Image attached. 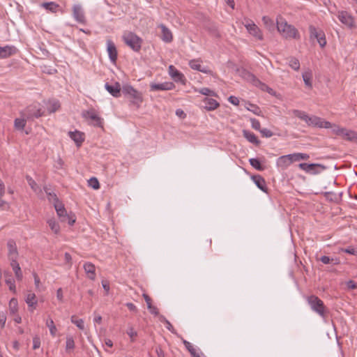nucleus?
<instances>
[{
    "instance_id": "nucleus-49",
    "label": "nucleus",
    "mask_w": 357,
    "mask_h": 357,
    "mask_svg": "<svg viewBox=\"0 0 357 357\" xmlns=\"http://www.w3.org/2000/svg\"><path fill=\"white\" fill-rule=\"evenodd\" d=\"M262 21L265 26H266V28L268 29L269 30L274 29V22L270 17L267 16H264L262 17Z\"/></svg>"
},
{
    "instance_id": "nucleus-13",
    "label": "nucleus",
    "mask_w": 357,
    "mask_h": 357,
    "mask_svg": "<svg viewBox=\"0 0 357 357\" xmlns=\"http://www.w3.org/2000/svg\"><path fill=\"white\" fill-rule=\"evenodd\" d=\"M107 50L111 61L115 63L117 59V50L115 44L112 40H107Z\"/></svg>"
},
{
    "instance_id": "nucleus-27",
    "label": "nucleus",
    "mask_w": 357,
    "mask_h": 357,
    "mask_svg": "<svg viewBox=\"0 0 357 357\" xmlns=\"http://www.w3.org/2000/svg\"><path fill=\"white\" fill-rule=\"evenodd\" d=\"M84 134L79 131L75 130L74 132H69L70 137L76 143L77 146H79L84 140L83 137Z\"/></svg>"
},
{
    "instance_id": "nucleus-53",
    "label": "nucleus",
    "mask_w": 357,
    "mask_h": 357,
    "mask_svg": "<svg viewBox=\"0 0 357 357\" xmlns=\"http://www.w3.org/2000/svg\"><path fill=\"white\" fill-rule=\"evenodd\" d=\"M199 93H200L202 95H205V96H216V93L213 91L209 89L208 88H206V87L200 89L199 90Z\"/></svg>"
},
{
    "instance_id": "nucleus-37",
    "label": "nucleus",
    "mask_w": 357,
    "mask_h": 357,
    "mask_svg": "<svg viewBox=\"0 0 357 357\" xmlns=\"http://www.w3.org/2000/svg\"><path fill=\"white\" fill-rule=\"evenodd\" d=\"M319 260L324 264H333L336 265L340 264V260L337 258H330L328 256H322Z\"/></svg>"
},
{
    "instance_id": "nucleus-41",
    "label": "nucleus",
    "mask_w": 357,
    "mask_h": 357,
    "mask_svg": "<svg viewBox=\"0 0 357 357\" xmlns=\"http://www.w3.org/2000/svg\"><path fill=\"white\" fill-rule=\"evenodd\" d=\"M159 320L160 322H162L166 324V328L168 331H169L171 333L174 334H176V330L174 329L172 324L163 315L159 316Z\"/></svg>"
},
{
    "instance_id": "nucleus-3",
    "label": "nucleus",
    "mask_w": 357,
    "mask_h": 357,
    "mask_svg": "<svg viewBox=\"0 0 357 357\" xmlns=\"http://www.w3.org/2000/svg\"><path fill=\"white\" fill-rule=\"evenodd\" d=\"M123 40L126 45L134 52H139L141 50L143 40L132 31H126L122 36Z\"/></svg>"
},
{
    "instance_id": "nucleus-11",
    "label": "nucleus",
    "mask_w": 357,
    "mask_h": 357,
    "mask_svg": "<svg viewBox=\"0 0 357 357\" xmlns=\"http://www.w3.org/2000/svg\"><path fill=\"white\" fill-rule=\"evenodd\" d=\"M8 257L10 261H17L19 253L15 241L13 239H9L7 242Z\"/></svg>"
},
{
    "instance_id": "nucleus-9",
    "label": "nucleus",
    "mask_w": 357,
    "mask_h": 357,
    "mask_svg": "<svg viewBox=\"0 0 357 357\" xmlns=\"http://www.w3.org/2000/svg\"><path fill=\"white\" fill-rule=\"evenodd\" d=\"M56 213L61 222H67L69 225H73L76 221L75 215L71 212L68 213L65 207L58 208Z\"/></svg>"
},
{
    "instance_id": "nucleus-44",
    "label": "nucleus",
    "mask_w": 357,
    "mask_h": 357,
    "mask_svg": "<svg viewBox=\"0 0 357 357\" xmlns=\"http://www.w3.org/2000/svg\"><path fill=\"white\" fill-rule=\"evenodd\" d=\"M248 73V79L250 80V82L252 83L253 85H255V86L257 87H259L260 88L261 87V84H263V82H261L255 75H254L253 74L250 73Z\"/></svg>"
},
{
    "instance_id": "nucleus-24",
    "label": "nucleus",
    "mask_w": 357,
    "mask_h": 357,
    "mask_svg": "<svg viewBox=\"0 0 357 357\" xmlns=\"http://www.w3.org/2000/svg\"><path fill=\"white\" fill-rule=\"evenodd\" d=\"M84 269L88 278L91 280L96 279V266L91 262H86L84 264Z\"/></svg>"
},
{
    "instance_id": "nucleus-45",
    "label": "nucleus",
    "mask_w": 357,
    "mask_h": 357,
    "mask_svg": "<svg viewBox=\"0 0 357 357\" xmlns=\"http://www.w3.org/2000/svg\"><path fill=\"white\" fill-rule=\"evenodd\" d=\"M46 326L49 328L50 334L54 337L57 330L54 325V321L52 319H47L46 321Z\"/></svg>"
},
{
    "instance_id": "nucleus-38",
    "label": "nucleus",
    "mask_w": 357,
    "mask_h": 357,
    "mask_svg": "<svg viewBox=\"0 0 357 357\" xmlns=\"http://www.w3.org/2000/svg\"><path fill=\"white\" fill-rule=\"evenodd\" d=\"M246 106L247 109L251 111L252 113L257 116H263L261 109L256 105L248 102Z\"/></svg>"
},
{
    "instance_id": "nucleus-33",
    "label": "nucleus",
    "mask_w": 357,
    "mask_h": 357,
    "mask_svg": "<svg viewBox=\"0 0 357 357\" xmlns=\"http://www.w3.org/2000/svg\"><path fill=\"white\" fill-rule=\"evenodd\" d=\"M41 6L52 13H56L59 8V5L54 1L44 2Z\"/></svg>"
},
{
    "instance_id": "nucleus-43",
    "label": "nucleus",
    "mask_w": 357,
    "mask_h": 357,
    "mask_svg": "<svg viewBox=\"0 0 357 357\" xmlns=\"http://www.w3.org/2000/svg\"><path fill=\"white\" fill-rule=\"evenodd\" d=\"M26 180L29 184V185L31 187V188L34 191L37 192L40 190L39 186L36 183V182L29 175L26 176Z\"/></svg>"
},
{
    "instance_id": "nucleus-1",
    "label": "nucleus",
    "mask_w": 357,
    "mask_h": 357,
    "mask_svg": "<svg viewBox=\"0 0 357 357\" xmlns=\"http://www.w3.org/2000/svg\"><path fill=\"white\" fill-rule=\"evenodd\" d=\"M294 116L304 121L309 126H314L318 128H329L331 127V123L329 121H324L321 118L316 116H308L306 112L298 110L293 109L291 111Z\"/></svg>"
},
{
    "instance_id": "nucleus-8",
    "label": "nucleus",
    "mask_w": 357,
    "mask_h": 357,
    "mask_svg": "<svg viewBox=\"0 0 357 357\" xmlns=\"http://www.w3.org/2000/svg\"><path fill=\"white\" fill-rule=\"evenodd\" d=\"M82 116L87 120H90L89 123L91 125L99 128H103L102 119L96 114L94 109L84 111Z\"/></svg>"
},
{
    "instance_id": "nucleus-23",
    "label": "nucleus",
    "mask_w": 357,
    "mask_h": 357,
    "mask_svg": "<svg viewBox=\"0 0 357 357\" xmlns=\"http://www.w3.org/2000/svg\"><path fill=\"white\" fill-rule=\"evenodd\" d=\"M202 102L204 104L203 107L208 111L214 110L220 105L215 99L211 98H204Z\"/></svg>"
},
{
    "instance_id": "nucleus-28",
    "label": "nucleus",
    "mask_w": 357,
    "mask_h": 357,
    "mask_svg": "<svg viewBox=\"0 0 357 357\" xmlns=\"http://www.w3.org/2000/svg\"><path fill=\"white\" fill-rule=\"evenodd\" d=\"M243 135L250 143L256 146L259 145L260 141L258 139L257 137L253 132L247 130H243Z\"/></svg>"
},
{
    "instance_id": "nucleus-51",
    "label": "nucleus",
    "mask_w": 357,
    "mask_h": 357,
    "mask_svg": "<svg viewBox=\"0 0 357 357\" xmlns=\"http://www.w3.org/2000/svg\"><path fill=\"white\" fill-rule=\"evenodd\" d=\"M341 252H345L351 255L357 256V248L349 246L347 248H342Z\"/></svg>"
},
{
    "instance_id": "nucleus-39",
    "label": "nucleus",
    "mask_w": 357,
    "mask_h": 357,
    "mask_svg": "<svg viewBox=\"0 0 357 357\" xmlns=\"http://www.w3.org/2000/svg\"><path fill=\"white\" fill-rule=\"evenodd\" d=\"M47 224L54 234H58L59 233L60 227L54 219L48 220Z\"/></svg>"
},
{
    "instance_id": "nucleus-6",
    "label": "nucleus",
    "mask_w": 357,
    "mask_h": 357,
    "mask_svg": "<svg viewBox=\"0 0 357 357\" xmlns=\"http://www.w3.org/2000/svg\"><path fill=\"white\" fill-rule=\"evenodd\" d=\"M43 113L38 104H32L21 111L20 115L29 121L42 116Z\"/></svg>"
},
{
    "instance_id": "nucleus-54",
    "label": "nucleus",
    "mask_w": 357,
    "mask_h": 357,
    "mask_svg": "<svg viewBox=\"0 0 357 357\" xmlns=\"http://www.w3.org/2000/svg\"><path fill=\"white\" fill-rule=\"evenodd\" d=\"M89 185L95 190H97L100 188L99 182L95 177H93L89 180Z\"/></svg>"
},
{
    "instance_id": "nucleus-60",
    "label": "nucleus",
    "mask_w": 357,
    "mask_h": 357,
    "mask_svg": "<svg viewBox=\"0 0 357 357\" xmlns=\"http://www.w3.org/2000/svg\"><path fill=\"white\" fill-rule=\"evenodd\" d=\"M259 89L264 91L268 92L270 94H272L273 91V90L271 88H270L268 85H266L264 83L261 84V87Z\"/></svg>"
},
{
    "instance_id": "nucleus-59",
    "label": "nucleus",
    "mask_w": 357,
    "mask_h": 357,
    "mask_svg": "<svg viewBox=\"0 0 357 357\" xmlns=\"http://www.w3.org/2000/svg\"><path fill=\"white\" fill-rule=\"evenodd\" d=\"M259 132L265 137H271L273 135V132L267 128L261 129Z\"/></svg>"
},
{
    "instance_id": "nucleus-61",
    "label": "nucleus",
    "mask_w": 357,
    "mask_h": 357,
    "mask_svg": "<svg viewBox=\"0 0 357 357\" xmlns=\"http://www.w3.org/2000/svg\"><path fill=\"white\" fill-rule=\"evenodd\" d=\"M347 287L349 289H355L357 288L356 282L353 280H349L347 282Z\"/></svg>"
},
{
    "instance_id": "nucleus-30",
    "label": "nucleus",
    "mask_w": 357,
    "mask_h": 357,
    "mask_svg": "<svg viewBox=\"0 0 357 357\" xmlns=\"http://www.w3.org/2000/svg\"><path fill=\"white\" fill-rule=\"evenodd\" d=\"M10 264L15 273L16 279L18 281H21L23 278V274L19 263L17 261L13 260V261H10Z\"/></svg>"
},
{
    "instance_id": "nucleus-57",
    "label": "nucleus",
    "mask_w": 357,
    "mask_h": 357,
    "mask_svg": "<svg viewBox=\"0 0 357 357\" xmlns=\"http://www.w3.org/2000/svg\"><path fill=\"white\" fill-rule=\"evenodd\" d=\"M127 334L130 337L132 342H134V338L137 335V333L134 330L132 327H130L128 329Z\"/></svg>"
},
{
    "instance_id": "nucleus-5",
    "label": "nucleus",
    "mask_w": 357,
    "mask_h": 357,
    "mask_svg": "<svg viewBox=\"0 0 357 357\" xmlns=\"http://www.w3.org/2000/svg\"><path fill=\"white\" fill-rule=\"evenodd\" d=\"M122 93L128 98L132 99L131 103L137 108L139 107L141 103L143 102L142 93L137 91L131 85H123L122 87Z\"/></svg>"
},
{
    "instance_id": "nucleus-36",
    "label": "nucleus",
    "mask_w": 357,
    "mask_h": 357,
    "mask_svg": "<svg viewBox=\"0 0 357 357\" xmlns=\"http://www.w3.org/2000/svg\"><path fill=\"white\" fill-rule=\"evenodd\" d=\"M249 162L252 167L258 171H264L266 168L265 166L261 164V161L258 158H250Z\"/></svg>"
},
{
    "instance_id": "nucleus-26",
    "label": "nucleus",
    "mask_w": 357,
    "mask_h": 357,
    "mask_svg": "<svg viewBox=\"0 0 357 357\" xmlns=\"http://www.w3.org/2000/svg\"><path fill=\"white\" fill-rule=\"evenodd\" d=\"M341 136L347 141L357 142V132L356 131L344 128Z\"/></svg>"
},
{
    "instance_id": "nucleus-25",
    "label": "nucleus",
    "mask_w": 357,
    "mask_h": 357,
    "mask_svg": "<svg viewBox=\"0 0 357 357\" xmlns=\"http://www.w3.org/2000/svg\"><path fill=\"white\" fill-rule=\"evenodd\" d=\"M3 277L6 284L9 287V289L13 293H16L15 280L13 278L12 273L8 271H5L3 272Z\"/></svg>"
},
{
    "instance_id": "nucleus-22",
    "label": "nucleus",
    "mask_w": 357,
    "mask_h": 357,
    "mask_svg": "<svg viewBox=\"0 0 357 357\" xmlns=\"http://www.w3.org/2000/svg\"><path fill=\"white\" fill-rule=\"evenodd\" d=\"M169 71L170 75L174 79L175 82H181L183 84H185V79L184 77V75L181 73H180L177 69H176L174 66H169Z\"/></svg>"
},
{
    "instance_id": "nucleus-64",
    "label": "nucleus",
    "mask_w": 357,
    "mask_h": 357,
    "mask_svg": "<svg viewBox=\"0 0 357 357\" xmlns=\"http://www.w3.org/2000/svg\"><path fill=\"white\" fill-rule=\"evenodd\" d=\"M102 286L103 289L105 290L106 294H107L109 291V283L107 280L102 281Z\"/></svg>"
},
{
    "instance_id": "nucleus-10",
    "label": "nucleus",
    "mask_w": 357,
    "mask_h": 357,
    "mask_svg": "<svg viewBox=\"0 0 357 357\" xmlns=\"http://www.w3.org/2000/svg\"><path fill=\"white\" fill-rule=\"evenodd\" d=\"M73 17L79 23L85 24L86 20L84 10L80 4H75L72 8Z\"/></svg>"
},
{
    "instance_id": "nucleus-12",
    "label": "nucleus",
    "mask_w": 357,
    "mask_h": 357,
    "mask_svg": "<svg viewBox=\"0 0 357 357\" xmlns=\"http://www.w3.org/2000/svg\"><path fill=\"white\" fill-rule=\"evenodd\" d=\"M175 87L173 82H163V83H151L150 85L151 91H169L172 90Z\"/></svg>"
},
{
    "instance_id": "nucleus-29",
    "label": "nucleus",
    "mask_w": 357,
    "mask_h": 357,
    "mask_svg": "<svg viewBox=\"0 0 357 357\" xmlns=\"http://www.w3.org/2000/svg\"><path fill=\"white\" fill-rule=\"evenodd\" d=\"M25 301L31 311H33L36 308L37 300L35 294L31 292L28 293Z\"/></svg>"
},
{
    "instance_id": "nucleus-4",
    "label": "nucleus",
    "mask_w": 357,
    "mask_h": 357,
    "mask_svg": "<svg viewBox=\"0 0 357 357\" xmlns=\"http://www.w3.org/2000/svg\"><path fill=\"white\" fill-rule=\"evenodd\" d=\"M307 301L312 311L318 314L322 318L326 317L328 310L324 302L317 296H307Z\"/></svg>"
},
{
    "instance_id": "nucleus-62",
    "label": "nucleus",
    "mask_w": 357,
    "mask_h": 357,
    "mask_svg": "<svg viewBox=\"0 0 357 357\" xmlns=\"http://www.w3.org/2000/svg\"><path fill=\"white\" fill-rule=\"evenodd\" d=\"M143 297H144V300H145V301H146V303L147 304V307L148 308H151L152 304H151V298H150V296H148L146 294H143Z\"/></svg>"
},
{
    "instance_id": "nucleus-32",
    "label": "nucleus",
    "mask_w": 357,
    "mask_h": 357,
    "mask_svg": "<svg viewBox=\"0 0 357 357\" xmlns=\"http://www.w3.org/2000/svg\"><path fill=\"white\" fill-rule=\"evenodd\" d=\"M190 68L193 70H196L204 73H211V71L210 70H207L206 68H203L201 64L199 63V61L197 60H191L189 63Z\"/></svg>"
},
{
    "instance_id": "nucleus-52",
    "label": "nucleus",
    "mask_w": 357,
    "mask_h": 357,
    "mask_svg": "<svg viewBox=\"0 0 357 357\" xmlns=\"http://www.w3.org/2000/svg\"><path fill=\"white\" fill-rule=\"evenodd\" d=\"M303 79L306 86L312 87V75L310 73H305L303 74Z\"/></svg>"
},
{
    "instance_id": "nucleus-35",
    "label": "nucleus",
    "mask_w": 357,
    "mask_h": 357,
    "mask_svg": "<svg viewBox=\"0 0 357 357\" xmlns=\"http://www.w3.org/2000/svg\"><path fill=\"white\" fill-rule=\"evenodd\" d=\"M26 121H28L26 118L22 117L21 118H17L15 119L14 121V127L17 130H23L25 126Z\"/></svg>"
},
{
    "instance_id": "nucleus-15",
    "label": "nucleus",
    "mask_w": 357,
    "mask_h": 357,
    "mask_svg": "<svg viewBox=\"0 0 357 357\" xmlns=\"http://www.w3.org/2000/svg\"><path fill=\"white\" fill-rule=\"evenodd\" d=\"M282 159L289 160L290 162L299 161L301 160H307L310 158V155L307 153H295L282 156Z\"/></svg>"
},
{
    "instance_id": "nucleus-31",
    "label": "nucleus",
    "mask_w": 357,
    "mask_h": 357,
    "mask_svg": "<svg viewBox=\"0 0 357 357\" xmlns=\"http://www.w3.org/2000/svg\"><path fill=\"white\" fill-rule=\"evenodd\" d=\"M5 185L3 182L0 179V208L3 209L9 207L8 202L2 199L3 195H5Z\"/></svg>"
},
{
    "instance_id": "nucleus-56",
    "label": "nucleus",
    "mask_w": 357,
    "mask_h": 357,
    "mask_svg": "<svg viewBox=\"0 0 357 357\" xmlns=\"http://www.w3.org/2000/svg\"><path fill=\"white\" fill-rule=\"evenodd\" d=\"M40 347V339L38 335L33 337V349H37Z\"/></svg>"
},
{
    "instance_id": "nucleus-34",
    "label": "nucleus",
    "mask_w": 357,
    "mask_h": 357,
    "mask_svg": "<svg viewBox=\"0 0 357 357\" xmlns=\"http://www.w3.org/2000/svg\"><path fill=\"white\" fill-rule=\"evenodd\" d=\"M60 107V103L58 100L52 99L50 100L47 103V109L50 113L55 112Z\"/></svg>"
},
{
    "instance_id": "nucleus-55",
    "label": "nucleus",
    "mask_w": 357,
    "mask_h": 357,
    "mask_svg": "<svg viewBox=\"0 0 357 357\" xmlns=\"http://www.w3.org/2000/svg\"><path fill=\"white\" fill-rule=\"evenodd\" d=\"M250 122L252 125V128L256 130L260 131L261 130V125L260 122L256 119H250Z\"/></svg>"
},
{
    "instance_id": "nucleus-21",
    "label": "nucleus",
    "mask_w": 357,
    "mask_h": 357,
    "mask_svg": "<svg viewBox=\"0 0 357 357\" xmlns=\"http://www.w3.org/2000/svg\"><path fill=\"white\" fill-rule=\"evenodd\" d=\"M159 27L161 29V39L166 42L170 43L173 40V36L171 31L164 24H161L159 25Z\"/></svg>"
},
{
    "instance_id": "nucleus-2",
    "label": "nucleus",
    "mask_w": 357,
    "mask_h": 357,
    "mask_svg": "<svg viewBox=\"0 0 357 357\" xmlns=\"http://www.w3.org/2000/svg\"><path fill=\"white\" fill-rule=\"evenodd\" d=\"M277 29L286 39L300 38L299 33L295 26L289 24L282 17L277 19Z\"/></svg>"
},
{
    "instance_id": "nucleus-19",
    "label": "nucleus",
    "mask_w": 357,
    "mask_h": 357,
    "mask_svg": "<svg viewBox=\"0 0 357 357\" xmlns=\"http://www.w3.org/2000/svg\"><path fill=\"white\" fill-rule=\"evenodd\" d=\"M245 27L248 32L255 36L258 40H262L263 39V35L261 33V30L259 29V27L255 24H248L245 25Z\"/></svg>"
},
{
    "instance_id": "nucleus-47",
    "label": "nucleus",
    "mask_w": 357,
    "mask_h": 357,
    "mask_svg": "<svg viewBox=\"0 0 357 357\" xmlns=\"http://www.w3.org/2000/svg\"><path fill=\"white\" fill-rule=\"evenodd\" d=\"M289 65L294 70H298L300 69V62L295 57L290 58Z\"/></svg>"
},
{
    "instance_id": "nucleus-48",
    "label": "nucleus",
    "mask_w": 357,
    "mask_h": 357,
    "mask_svg": "<svg viewBox=\"0 0 357 357\" xmlns=\"http://www.w3.org/2000/svg\"><path fill=\"white\" fill-rule=\"evenodd\" d=\"M9 310L11 314H15L17 311V301L16 298L10 299L9 302Z\"/></svg>"
},
{
    "instance_id": "nucleus-40",
    "label": "nucleus",
    "mask_w": 357,
    "mask_h": 357,
    "mask_svg": "<svg viewBox=\"0 0 357 357\" xmlns=\"http://www.w3.org/2000/svg\"><path fill=\"white\" fill-rule=\"evenodd\" d=\"M75 347L74 339L72 336H67L66 342V352H70Z\"/></svg>"
},
{
    "instance_id": "nucleus-46",
    "label": "nucleus",
    "mask_w": 357,
    "mask_h": 357,
    "mask_svg": "<svg viewBox=\"0 0 357 357\" xmlns=\"http://www.w3.org/2000/svg\"><path fill=\"white\" fill-rule=\"evenodd\" d=\"M183 344L185 345L186 349L190 352L191 356H195V352L196 349L193 347V346L187 340L183 339L181 336H180Z\"/></svg>"
},
{
    "instance_id": "nucleus-58",
    "label": "nucleus",
    "mask_w": 357,
    "mask_h": 357,
    "mask_svg": "<svg viewBox=\"0 0 357 357\" xmlns=\"http://www.w3.org/2000/svg\"><path fill=\"white\" fill-rule=\"evenodd\" d=\"M331 128H333V132L335 135H339V136L342 135L343 129L344 128H340V127H339L338 126H336V125H333V126L332 124H331Z\"/></svg>"
},
{
    "instance_id": "nucleus-20",
    "label": "nucleus",
    "mask_w": 357,
    "mask_h": 357,
    "mask_svg": "<svg viewBox=\"0 0 357 357\" xmlns=\"http://www.w3.org/2000/svg\"><path fill=\"white\" fill-rule=\"evenodd\" d=\"M252 179L255 185L263 192H267L268 188L266 186L265 179L260 175H254L252 176Z\"/></svg>"
},
{
    "instance_id": "nucleus-16",
    "label": "nucleus",
    "mask_w": 357,
    "mask_h": 357,
    "mask_svg": "<svg viewBox=\"0 0 357 357\" xmlns=\"http://www.w3.org/2000/svg\"><path fill=\"white\" fill-rule=\"evenodd\" d=\"M338 18L342 24L351 27L354 24L353 17L346 11L339 12Z\"/></svg>"
},
{
    "instance_id": "nucleus-14",
    "label": "nucleus",
    "mask_w": 357,
    "mask_h": 357,
    "mask_svg": "<svg viewBox=\"0 0 357 357\" xmlns=\"http://www.w3.org/2000/svg\"><path fill=\"white\" fill-rule=\"evenodd\" d=\"M106 90L114 97L119 98L121 96V85L119 82H115L114 84H109L106 83L105 85Z\"/></svg>"
},
{
    "instance_id": "nucleus-17",
    "label": "nucleus",
    "mask_w": 357,
    "mask_h": 357,
    "mask_svg": "<svg viewBox=\"0 0 357 357\" xmlns=\"http://www.w3.org/2000/svg\"><path fill=\"white\" fill-rule=\"evenodd\" d=\"M299 168L302 170L305 171L306 172H312L313 174H317L318 172L315 171L314 169L317 167H321L322 169H324L326 167L321 164H315V163H300L298 165Z\"/></svg>"
},
{
    "instance_id": "nucleus-18",
    "label": "nucleus",
    "mask_w": 357,
    "mask_h": 357,
    "mask_svg": "<svg viewBox=\"0 0 357 357\" xmlns=\"http://www.w3.org/2000/svg\"><path fill=\"white\" fill-rule=\"evenodd\" d=\"M17 48L14 46H0V58H8L17 52Z\"/></svg>"
},
{
    "instance_id": "nucleus-42",
    "label": "nucleus",
    "mask_w": 357,
    "mask_h": 357,
    "mask_svg": "<svg viewBox=\"0 0 357 357\" xmlns=\"http://www.w3.org/2000/svg\"><path fill=\"white\" fill-rule=\"evenodd\" d=\"M71 322L77 326L80 330L84 329V322L83 319H78L75 315L71 317Z\"/></svg>"
},
{
    "instance_id": "nucleus-7",
    "label": "nucleus",
    "mask_w": 357,
    "mask_h": 357,
    "mask_svg": "<svg viewBox=\"0 0 357 357\" xmlns=\"http://www.w3.org/2000/svg\"><path fill=\"white\" fill-rule=\"evenodd\" d=\"M309 33L310 40H317L321 48H324L326 45V35L324 31L314 25L309 26Z\"/></svg>"
},
{
    "instance_id": "nucleus-50",
    "label": "nucleus",
    "mask_w": 357,
    "mask_h": 357,
    "mask_svg": "<svg viewBox=\"0 0 357 357\" xmlns=\"http://www.w3.org/2000/svg\"><path fill=\"white\" fill-rule=\"evenodd\" d=\"M207 29L212 36L215 37V38L220 37V35L219 33L218 29L216 26L211 25V26H208Z\"/></svg>"
},
{
    "instance_id": "nucleus-63",
    "label": "nucleus",
    "mask_w": 357,
    "mask_h": 357,
    "mask_svg": "<svg viewBox=\"0 0 357 357\" xmlns=\"http://www.w3.org/2000/svg\"><path fill=\"white\" fill-rule=\"evenodd\" d=\"M228 100L231 104L234 105H238L239 104V100L236 96H231Z\"/></svg>"
}]
</instances>
